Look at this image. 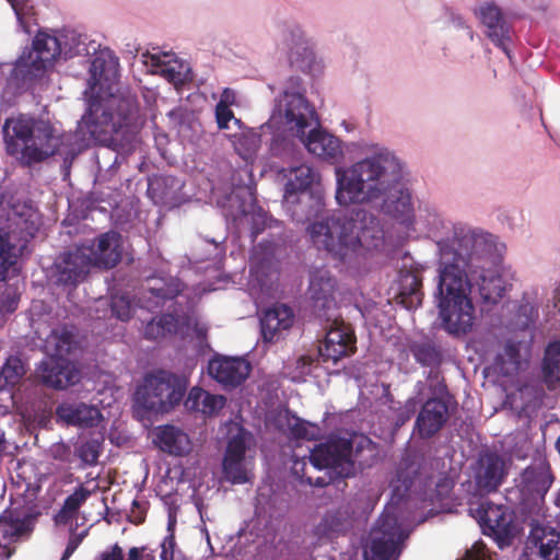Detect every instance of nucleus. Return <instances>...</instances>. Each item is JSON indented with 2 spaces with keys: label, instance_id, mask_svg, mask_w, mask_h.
<instances>
[{
  "label": "nucleus",
  "instance_id": "nucleus-1",
  "mask_svg": "<svg viewBox=\"0 0 560 560\" xmlns=\"http://www.w3.org/2000/svg\"><path fill=\"white\" fill-rule=\"evenodd\" d=\"M401 179L399 160L393 153L382 151L345 171H337L336 200L340 206H348L383 198V209L388 215L409 223L413 218V206Z\"/></svg>",
  "mask_w": 560,
  "mask_h": 560
},
{
  "label": "nucleus",
  "instance_id": "nucleus-2",
  "mask_svg": "<svg viewBox=\"0 0 560 560\" xmlns=\"http://www.w3.org/2000/svg\"><path fill=\"white\" fill-rule=\"evenodd\" d=\"M82 128L100 144L127 155L135 151L140 128L139 104L130 93L92 98L81 119Z\"/></svg>",
  "mask_w": 560,
  "mask_h": 560
},
{
  "label": "nucleus",
  "instance_id": "nucleus-3",
  "mask_svg": "<svg viewBox=\"0 0 560 560\" xmlns=\"http://www.w3.org/2000/svg\"><path fill=\"white\" fill-rule=\"evenodd\" d=\"M307 232L318 249H325L340 260L360 248L378 247L384 237L380 220L361 208L335 211L312 223Z\"/></svg>",
  "mask_w": 560,
  "mask_h": 560
},
{
  "label": "nucleus",
  "instance_id": "nucleus-4",
  "mask_svg": "<svg viewBox=\"0 0 560 560\" xmlns=\"http://www.w3.org/2000/svg\"><path fill=\"white\" fill-rule=\"evenodd\" d=\"M442 265L438 284L440 325L450 336L460 338L472 331L475 306L458 265H447L444 259Z\"/></svg>",
  "mask_w": 560,
  "mask_h": 560
},
{
  "label": "nucleus",
  "instance_id": "nucleus-5",
  "mask_svg": "<svg viewBox=\"0 0 560 560\" xmlns=\"http://www.w3.org/2000/svg\"><path fill=\"white\" fill-rule=\"evenodd\" d=\"M471 250L466 256L455 252L450 260L451 254L446 250L442 253V258L447 265H458L463 278L468 282V292L474 285L478 287V292L483 304L494 305L501 301L505 293V282L503 278L491 268L492 255L486 250V245L479 238H469Z\"/></svg>",
  "mask_w": 560,
  "mask_h": 560
},
{
  "label": "nucleus",
  "instance_id": "nucleus-6",
  "mask_svg": "<svg viewBox=\"0 0 560 560\" xmlns=\"http://www.w3.org/2000/svg\"><path fill=\"white\" fill-rule=\"evenodd\" d=\"M186 393V381L171 372L147 374L133 394L135 412L141 419L170 412Z\"/></svg>",
  "mask_w": 560,
  "mask_h": 560
},
{
  "label": "nucleus",
  "instance_id": "nucleus-7",
  "mask_svg": "<svg viewBox=\"0 0 560 560\" xmlns=\"http://www.w3.org/2000/svg\"><path fill=\"white\" fill-rule=\"evenodd\" d=\"M407 537L397 517L383 513L371 529L363 551L364 560H398Z\"/></svg>",
  "mask_w": 560,
  "mask_h": 560
},
{
  "label": "nucleus",
  "instance_id": "nucleus-8",
  "mask_svg": "<svg viewBox=\"0 0 560 560\" xmlns=\"http://www.w3.org/2000/svg\"><path fill=\"white\" fill-rule=\"evenodd\" d=\"M428 377L436 382L433 394L439 396L429 398L416 418L413 434L421 440L434 438L451 417L452 397L447 394L446 385L440 381V373L430 371Z\"/></svg>",
  "mask_w": 560,
  "mask_h": 560
},
{
  "label": "nucleus",
  "instance_id": "nucleus-9",
  "mask_svg": "<svg viewBox=\"0 0 560 560\" xmlns=\"http://www.w3.org/2000/svg\"><path fill=\"white\" fill-rule=\"evenodd\" d=\"M352 448L351 440L330 436L311 450L310 462L317 469L329 468L339 477L349 478L354 475Z\"/></svg>",
  "mask_w": 560,
  "mask_h": 560
},
{
  "label": "nucleus",
  "instance_id": "nucleus-10",
  "mask_svg": "<svg viewBox=\"0 0 560 560\" xmlns=\"http://www.w3.org/2000/svg\"><path fill=\"white\" fill-rule=\"evenodd\" d=\"M552 481L553 476L546 460H538L525 468L518 485L521 504L524 509L529 512L538 511Z\"/></svg>",
  "mask_w": 560,
  "mask_h": 560
},
{
  "label": "nucleus",
  "instance_id": "nucleus-11",
  "mask_svg": "<svg viewBox=\"0 0 560 560\" xmlns=\"http://www.w3.org/2000/svg\"><path fill=\"white\" fill-rule=\"evenodd\" d=\"M315 177V172L306 164L292 167L289 172L284 201L288 206V210L291 211L292 219L298 222H304L310 219L311 211L304 210V203H306V200L312 199L306 190L312 186Z\"/></svg>",
  "mask_w": 560,
  "mask_h": 560
},
{
  "label": "nucleus",
  "instance_id": "nucleus-12",
  "mask_svg": "<svg viewBox=\"0 0 560 560\" xmlns=\"http://www.w3.org/2000/svg\"><path fill=\"white\" fill-rule=\"evenodd\" d=\"M478 514L483 534L493 537L501 549L513 544L516 527L508 508L486 502L479 506Z\"/></svg>",
  "mask_w": 560,
  "mask_h": 560
},
{
  "label": "nucleus",
  "instance_id": "nucleus-13",
  "mask_svg": "<svg viewBox=\"0 0 560 560\" xmlns=\"http://www.w3.org/2000/svg\"><path fill=\"white\" fill-rule=\"evenodd\" d=\"M336 279L326 269H314L310 276L308 293L313 313L319 319L330 322L336 316Z\"/></svg>",
  "mask_w": 560,
  "mask_h": 560
},
{
  "label": "nucleus",
  "instance_id": "nucleus-14",
  "mask_svg": "<svg viewBox=\"0 0 560 560\" xmlns=\"http://www.w3.org/2000/svg\"><path fill=\"white\" fill-rule=\"evenodd\" d=\"M61 54V45L56 36L38 32L33 39V50L27 58L21 56L19 68L25 67L26 74L38 78L44 74L47 68L51 67L57 57Z\"/></svg>",
  "mask_w": 560,
  "mask_h": 560
},
{
  "label": "nucleus",
  "instance_id": "nucleus-15",
  "mask_svg": "<svg viewBox=\"0 0 560 560\" xmlns=\"http://www.w3.org/2000/svg\"><path fill=\"white\" fill-rule=\"evenodd\" d=\"M279 112L284 117L285 126L299 138L306 135L313 121L318 125L315 109L300 92L284 91Z\"/></svg>",
  "mask_w": 560,
  "mask_h": 560
},
{
  "label": "nucleus",
  "instance_id": "nucleus-16",
  "mask_svg": "<svg viewBox=\"0 0 560 560\" xmlns=\"http://www.w3.org/2000/svg\"><path fill=\"white\" fill-rule=\"evenodd\" d=\"M250 363L244 358L214 354L208 362V375L224 389L241 386L249 376Z\"/></svg>",
  "mask_w": 560,
  "mask_h": 560
},
{
  "label": "nucleus",
  "instance_id": "nucleus-17",
  "mask_svg": "<svg viewBox=\"0 0 560 560\" xmlns=\"http://www.w3.org/2000/svg\"><path fill=\"white\" fill-rule=\"evenodd\" d=\"M330 322H332V326L318 347V355L323 362L337 363L340 359L354 353L357 338L351 327L343 322H338L337 316Z\"/></svg>",
  "mask_w": 560,
  "mask_h": 560
},
{
  "label": "nucleus",
  "instance_id": "nucleus-18",
  "mask_svg": "<svg viewBox=\"0 0 560 560\" xmlns=\"http://www.w3.org/2000/svg\"><path fill=\"white\" fill-rule=\"evenodd\" d=\"M521 560H560V533L544 525H533Z\"/></svg>",
  "mask_w": 560,
  "mask_h": 560
},
{
  "label": "nucleus",
  "instance_id": "nucleus-19",
  "mask_svg": "<svg viewBox=\"0 0 560 560\" xmlns=\"http://www.w3.org/2000/svg\"><path fill=\"white\" fill-rule=\"evenodd\" d=\"M508 475L504 458L495 452L487 451L479 455L475 467V483L481 491L494 492Z\"/></svg>",
  "mask_w": 560,
  "mask_h": 560
},
{
  "label": "nucleus",
  "instance_id": "nucleus-20",
  "mask_svg": "<svg viewBox=\"0 0 560 560\" xmlns=\"http://www.w3.org/2000/svg\"><path fill=\"white\" fill-rule=\"evenodd\" d=\"M42 383L54 389H66L80 381V371L66 358H48L38 369Z\"/></svg>",
  "mask_w": 560,
  "mask_h": 560
},
{
  "label": "nucleus",
  "instance_id": "nucleus-21",
  "mask_svg": "<svg viewBox=\"0 0 560 560\" xmlns=\"http://www.w3.org/2000/svg\"><path fill=\"white\" fill-rule=\"evenodd\" d=\"M55 265L57 283L73 287L84 280L92 267L88 250L82 247L61 254Z\"/></svg>",
  "mask_w": 560,
  "mask_h": 560
},
{
  "label": "nucleus",
  "instance_id": "nucleus-22",
  "mask_svg": "<svg viewBox=\"0 0 560 560\" xmlns=\"http://www.w3.org/2000/svg\"><path fill=\"white\" fill-rule=\"evenodd\" d=\"M82 248L88 250L91 265L101 269H112L122 258L121 235L115 231L101 234L91 247Z\"/></svg>",
  "mask_w": 560,
  "mask_h": 560
},
{
  "label": "nucleus",
  "instance_id": "nucleus-23",
  "mask_svg": "<svg viewBox=\"0 0 560 560\" xmlns=\"http://www.w3.org/2000/svg\"><path fill=\"white\" fill-rule=\"evenodd\" d=\"M28 532L27 521L18 511L4 510L0 514V560H9L15 551L12 545Z\"/></svg>",
  "mask_w": 560,
  "mask_h": 560
},
{
  "label": "nucleus",
  "instance_id": "nucleus-24",
  "mask_svg": "<svg viewBox=\"0 0 560 560\" xmlns=\"http://www.w3.org/2000/svg\"><path fill=\"white\" fill-rule=\"evenodd\" d=\"M476 15L487 27V36L509 56L508 43L511 40V30L501 10L493 3H485L476 11Z\"/></svg>",
  "mask_w": 560,
  "mask_h": 560
},
{
  "label": "nucleus",
  "instance_id": "nucleus-25",
  "mask_svg": "<svg viewBox=\"0 0 560 560\" xmlns=\"http://www.w3.org/2000/svg\"><path fill=\"white\" fill-rule=\"evenodd\" d=\"M56 416L68 425L81 428L96 427L102 418L101 411L84 402H63L56 408Z\"/></svg>",
  "mask_w": 560,
  "mask_h": 560
},
{
  "label": "nucleus",
  "instance_id": "nucleus-26",
  "mask_svg": "<svg viewBox=\"0 0 560 560\" xmlns=\"http://www.w3.org/2000/svg\"><path fill=\"white\" fill-rule=\"evenodd\" d=\"M308 152L323 159L337 162L342 156V148L338 138L316 128L311 129L308 135L300 138Z\"/></svg>",
  "mask_w": 560,
  "mask_h": 560
},
{
  "label": "nucleus",
  "instance_id": "nucleus-27",
  "mask_svg": "<svg viewBox=\"0 0 560 560\" xmlns=\"http://www.w3.org/2000/svg\"><path fill=\"white\" fill-rule=\"evenodd\" d=\"M292 310L280 304L265 311L260 318V330L264 341L273 342L282 330L289 329L293 324Z\"/></svg>",
  "mask_w": 560,
  "mask_h": 560
},
{
  "label": "nucleus",
  "instance_id": "nucleus-28",
  "mask_svg": "<svg viewBox=\"0 0 560 560\" xmlns=\"http://www.w3.org/2000/svg\"><path fill=\"white\" fill-rule=\"evenodd\" d=\"M183 283L175 278H151L147 280L144 289V299L148 302L147 307H160L166 301L174 300L183 292Z\"/></svg>",
  "mask_w": 560,
  "mask_h": 560
},
{
  "label": "nucleus",
  "instance_id": "nucleus-29",
  "mask_svg": "<svg viewBox=\"0 0 560 560\" xmlns=\"http://www.w3.org/2000/svg\"><path fill=\"white\" fill-rule=\"evenodd\" d=\"M79 347L73 326L62 325L51 330L46 339V348L50 358H66Z\"/></svg>",
  "mask_w": 560,
  "mask_h": 560
},
{
  "label": "nucleus",
  "instance_id": "nucleus-30",
  "mask_svg": "<svg viewBox=\"0 0 560 560\" xmlns=\"http://www.w3.org/2000/svg\"><path fill=\"white\" fill-rule=\"evenodd\" d=\"M156 444L163 452L175 456H183L190 451L188 435L170 424L159 428Z\"/></svg>",
  "mask_w": 560,
  "mask_h": 560
},
{
  "label": "nucleus",
  "instance_id": "nucleus-31",
  "mask_svg": "<svg viewBox=\"0 0 560 560\" xmlns=\"http://www.w3.org/2000/svg\"><path fill=\"white\" fill-rule=\"evenodd\" d=\"M225 397L210 394L200 387H192L185 400L188 410L201 412L205 416H212L225 405Z\"/></svg>",
  "mask_w": 560,
  "mask_h": 560
},
{
  "label": "nucleus",
  "instance_id": "nucleus-32",
  "mask_svg": "<svg viewBox=\"0 0 560 560\" xmlns=\"http://www.w3.org/2000/svg\"><path fill=\"white\" fill-rule=\"evenodd\" d=\"M44 142L39 144L34 142L25 145L23 156L31 163H39L57 153L61 144V139L52 133V129L47 127L43 130Z\"/></svg>",
  "mask_w": 560,
  "mask_h": 560
},
{
  "label": "nucleus",
  "instance_id": "nucleus-33",
  "mask_svg": "<svg viewBox=\"0 0 560 560\" xmlns=\"http://www.w3.org/2000/svg\"><path fill=\"white\" fill-rule=\"evenodd\" d=\"M178 330V318L173 314H162L150 320L144 327V338L160 340L175 335Z\"/></svg>",
  "mask_w": 560,
  "mask_h": 560
},
{
  "label": "nucleus",
  "instance_id": "nucleus-34",
  "mask_svg": "<svg viewBox=\"0 0 560 560\" xmlns=\"http://www.w3.org/2000/svg\"><path fill=\"white\" fill-rule=\"evenodd\" d=\"M118 59L110 50L100 51L91 61L90 72L95 82L108 80L116 72Z\"/></svg>",
  "mask_w": 560,
  "mask_h": 560
},
{
  "label": "nucleus",
  "instance_id": "nucleus-35",
  "mask_svg": "<svg viewBox=\"0 0 560 560\" xmlns=\"http://www.w3.org/2000/svg\"><path fill=\"white\" fill-rule=\"evenodd\" d=\"M542 373L546 384L550 387L560 383V341L548 345L542 361Z\"/></svg>",
  "mask_w": 560,
  "mask_h": 560
},
{
  "label": "nucleus",
  "instance_id": "nucleus-36",
  "mask_svg": "<svg viewBox=\"0 0 560 560\" xmlns=\"http://www.w3.org/2000/svg\"><path fill=\"white\" fill-rule=\"evenodd\" d=\"M19 256L20 252L11 242L9 232L0 229V281L7 279L10 268L16 264Z\"/></svg>",
  "mask_w": 560,
  "mask_h": 560
},
{
  "label": "nucleus",
  "instance_id": "nucleus-37",
  "mask_svg": "<svg viewBox=\"0 0 560 560\" xmlns=\"http://www.w3.org/2000/svg\"><path fill=\"white\" fill-rule=\"evenodd\" d=\"M409 349L415 360L421 365L434 366L442 361L441 350L431 341L413 342Z\"/></svg>",
  "mask_w": 560,
  "mask_h": 560
},
{
  "label": "nucleus",
  "instance_id": "nucleus-38",
  "mask_svg": "<svg viewBox=\"0 0 560 560\" xmlns=\"http://www.w3.org/2000/svg\"><path fill=\"white\" fill-rule=\"evenodd\" d=\"M421 279L413 272H407L400 279L399 295L402 302L408 303L409 306L419 305L422 299Z\"/></svg>",
  "mask_w": 560,
  "mask_h": 560
},
{
  "label": "nucleus",
  "instance_id": "nucleus-39",
  "mask_svg": "<svg viewBox=\"0 0 560 560\" xmlns=\"http://www.w3.org/2000/svg\"><path fill=\"white\" fill-rule=\"evenodd\" d=\"M25 374L22 360L11 355L0 371V389L16 385Z\"/></svg>",
  "mask_w": 560,
  "mask_h": 560
},
{
  "label": "nucleus",
  "instance_id": "nucleus-40",
  "mask_svg": "<svg viewBox=\"0 0 560 560\" xmlns=\"http://www.w3.org/2000/svg\"><path fill=\"white\" fill-rule=\"evenodd\" d=\"M100 303L109 307L112 317L121 322H127L131 318L132 306L127 295H113L109 300H101Z\"/></svg>",
  "mask_w": 560,
  "mask_h": 560
},
{
  "label": "nucleus",
  "instance_id": "nucleus-41",
  "mask_svg": "<svg viewBox=\"0 0 560 560\" xmlns=\"http://www.w3.org/2000/svg\"><path fill=\"white\" fill-rule=\"evenodd\" d=\"M102 452V443L97 439H90L75 447V455L83 465L94 466L98 462Z\"/></svg>",
  "mask_w": 560,
  "mask_h": 560
},
{
  "label": "nucleus",
  "instance_id": "nucleus-42",
  "mask_svg": "<svg viewBox=\"0 0 560 560\" xmlns=\"http://www.w3.org/2000/svg\"><path fill=\"white\" fill-rule=\"evenodd\" d=\"M260 135L257 132H244L234 142L235 150L245 160L250 159L260 147Z\"/></svg>",
  "mask_w": 560,
  "mask_h": 560
},
{
  "label": "nucleus",
  "instance_id": "nucleus-43",
  "mask_svg": "<svg viewBox=\"0 0 560 560\" xmlns=\"http://www.w3.org/2000/svg\"><path fill=\"white\" fill-rule=\"evenodd\" d=\"M244 462L245 459H233L222 463L225 478L234 485L246 483L250 479Z\"/></svg>",
  "mask_w": 560,
  "mask_h": 560
},
{
  "label": "nucleus",
  "instance_id": "nucleus-44",
  "mask_svg": "<svg viewBox=\"0 0 560 560\" xmlns=\"http://www.w3.org/2000/svg\"><path fill=\"white\" fill-rule=\"evenodd\" d=\"M289 428L294 439H305L311 441L316 440L320 434V429L317 424L299 418H296Z\"/></svg>",
  "mask_w": 560,
  "mask_h": 560
},
{
  "label": "nucleus",
  "instance_id": "nucleus-45",
  "mask_svg": "<svg viewBox=\"0 0 560 560\" xmlns=\"http://www.w3.org/2000/svg\"><path fill=\"white\" fill-rule=\"evenodd\" d=\"M246 450L245 439L240 434L235 435L228 442L223 460L245 459Z\"/></svg>",
  "mask_w": 560,
  "mask_h": 560
},
{
  "label": "nucleus",
  "instance_id": "nucleus-46",
  "mask_svg": "<svg viewBox=\"0 0 560 560\" xmlns=\"http://www.w3.org/2000/svg\"><path fill=\"white\" fill-rule=\"evenodd\" d=\"M150 59L153 66L163 67L162 73L168 81L174 84L183 83L185 81V75L180 71L176 70L170 61L163 60L160 55H151Z\"/></svg>",
  "mask_w": 560,
  "mask_h": 560
},
{
  "label": "nucleus",
  "instance_id": "nucleus-47",
  "mask_svg": "<svg viewBox=\"0 0 560 560\" xmlns=\"http://www.w3.org/2000/svg\"><path fill=\"white\" fill-rule=\"evenodd\" d=\"M90 495L91 491L81 485L75 488L73 493L65 499L62 505L78 515L80 508L85 503Z\"/></svg>",
  "mask_w": 560,
  "mask_h": 560
},
{
  "label": "nucleus",
  "instance_id": "nucleus-48",
  "mask_svg": "<svg viewBox=\"0 0 560 560\" xmlns=\"http://www.w3.org/2000/svg\"><path fill=\"white\" fill-rule=\"evenodd\" d=\"M537 316L538 311L534 305L529 303L521 304L516 312L515 325L521 329H526L535 323Z\"/></svg>",
  "mask_w": 560,
  "mask_h": 560
},
{
  "label": "nucleus",
  "instance_id": "nucleus-49",
  "mask_svg": "<svg viewBox=\"0 0 560 560\" xmlns=\"http://www.w3.org/2000/svg\"><path fill=\"white\" fill-rule=\"evenodd\" d=\"M463 560H493L492 555L481 540L476 541L465 553Z\"/></svg>",
  "mask_w": 560,
  "mask_h": 560
},
{
  "label": "nucleus",
  "instance_id": "nucleus-50",
  "mask_svg": "<svg viewBox=\"0 0 560 560\" xmlns=\"http://www.w3.org/2000/svg\"><path fill=\"white\" fill-rule=\"evenodd\" d=\"M49 454L55 460H59L65 464L72 463L71 447L63 442L52 444L49 448Z\"/></svg>",
  "mask_w": 560,
  "mask_h": 560
},
{
  "label": "nucleus",
  "instance_id": "nucleus-51",
  "mask_svg": "<svg viewBox=\"0 0 560 560\" xmlns=\"http://www.w3.org/2000/svg\"><path fill=\"white\" fill-rule=\"evenodd\" d=\"M234 118V113L226 105H215V119L219 129L228 128V124Z\"/></svg>",
  "mask_w": 560,
  "mask_h": 560
},
{
  "label": "nucleus",
  "instance_id": "nucleus-52",
  "mask_svg": "<svg viewBox=\"0 0 560 560\" xmlns=\"http://www.w3.org/2000/svg\"><path fill=\"white\" fill-rule=\"evenodd\" d=\"M127 560H155L148 547H132L128 551Z\"/></svg>",
  "mask_w": 560,
  "mask_h": 560
},
{
  "label": "nucleus",
  "instance_id": "nucleus-53",
  "mask_svg": "<svg viewBox=\"0 0 560 560\" xmlns=\"http://www.w3.org/2000/svg\"><path fill=\"white\" fill-rule=\"evenodd\" d=\"M13 133L18 139L26 142L32 138L33 129L26 122L16 121L13 126Z\"/></svg>",
  "mask_w": 560,
  "mask_h": 560
},
{
  "label": "nucleus",
  "instance_id": "nucleus-54",
  "mask_svg": "<svg viewBox=\"0 0 560 560\" xmlns=\"http://www.w3.org/2000/svg\"><path fill=\"white\" fill-rule=\"evenodd\" d=\"M77 514L68 510L65 505L55 514L54 522L57 526L68 525L73 520H77Z\"/></svg>",
  "mask_w": 560,
  "mask_h": 560
},
{
  "label": "nucleus",
  "instance_id": "nucleus-55",
  "mask_svg": "<svg viewBox=\"0 0 560 560\" xmlns=\"http://www.w3.org/2000/svg\"><path fill=\"white\" fill-rule=\"evenodd\" d=\"M129 517L136 525L143 523L145 520V509L136 500L132 502V510Z\"/></svg>",
  "mask_w": 560,
  "mask_h": 560
},
{
  "label": "nucleus",
  "instance_id": "nucleus-56",
  "mask_svg": "<svg viewBox=\"0 0 560 560\" xmlns=\"http://www.w3.org/2000/svg\"><path fill=\"white\" fill-rule=\"evenodd\" d=\"M100 560H125L122 548L115 544L109 550L102 552Z\"/></svg>",
  "mask_w": 560,
  "mask_h": 560
},
{
  "label": "nucleus",
  "instance_id": "nucleus-57",
  "mask_svg": "<svg viewBox=\"0 0 560 560\" xmlns=\"http://www.w3.org/2000/svg\"><path fill=\"white\" fill-rule=\"evenodd\" d=\"M325 529L338 533L342 529V524L340 523L338 516L336 514H327L324 520L323 524Z\"/></svg>",
  "mask_w": 560,
  "mask_h": 560
},
{
  "label": "nucleus",
  "instance_id": "nucleus-58",
  "mask_svg": "<svg viewBox=\"0 0 560 560\" xmlns=\"http://www.w3.org/2000/svg\"><path fill=\"white\" fill-rule=\"evenodd\" d=\"M235 100H236V96H235L234 91L226 88L223 90V92L221 94V98L217 105H226L228 107H230L231 105H233L235 103Z\"/></svg>",
  "mask_w": 560,
  "mask_h": 560
},
{
  "label": "nucleus",
  "instance_id": "nucleus-59",
  "mask_svg": "<svg viewBox=\"0 0 560 560\" xmlns=\"http://www.w3.org/2000/svg\"><path fill=\"white\" fill-rule=\"evenodd\" d=\"M196 337L202 342L206 341L208 335V328L205 325L196 324L194 327Z\"/></svg>",
  "mask_w": 560,
  "mask_h": 560
},
{
  "label": "nucleus",
  "instance_id": "nucleus-60",
  "mask_svg": "<svg viewBox=\"0 0 560 560\" xmlns=\"http://www.w3.org/2000/svg\"><path fill=\"white\" fill-rule=\"evenodd\" d=\"M85 534H80V535H71V537L69 538L68 540V545L70 546H73V549L77 550V548L79 547V545L81 544L83 537H84Z\"/></svg>",
  "mask_w": 560,
  "mask_h": 560
},
{
  "label": "nucleus",
  "instance_id": "nucleus-61",
  "mask_svg": "<svg viewBox=\"0 0 560 560\" xmlns=\"http://www.w3.org/2000/svg\"><path fill=\"white\" fill-rule=\"evenodd\" d=\"M74 551L75 549H73V546L67 544V547L60 560H68L73 555Z\"/></svg>",
  "mask_w": 560,
  "mask_h": 560
},
{
  "label": "nucleus",
  "instance_id": "nucleus-62",
  "mask_svg": "<svg viewBox=\"0 0 560 560\" xmlns=\"http://www.w3.org/2000/svg\"><path fill=\"white\" fill-rule=\"evenodd\" d=\"M10 4L12 5L13 10L15 11L16 15H21V7H20V0H8Z\"/></svg>",
  "mask_w": 560,
  "mask_h": 560
},
{
  "label": "nucleus",
  "instance_id": "nucleus-63",
  "mask_svg": "<svg viewBox=\"0 0 560 560\" xmlns=\"http://www.w3.org/2000/svg\"><path fill=\"white\" fill-rule=\"evenodd\" d=\"M555 306L558 307L560 312V284L555 290Z\"/></svg>",
  "mask_w": 560,
  "mask_h": 560
},
{
  "label": "nucleus",
  "instance_id": "nucleus-64",
  "mask_svg": "<svg viewBox=\"0 0 560 560\" xmlns=\"http://www.w3.org/2000/svg\"><path fill=\"white\" fill-rule=\"evenodd\" d=\"M262 223H265V219L262 220ZM264 226H265V224H262V226L254 225L253 232H252L253 236L256 237L264 230Z\"/></svg>",
  "mask_w": 560,
  "mask_h": 560
}]
</instances>
